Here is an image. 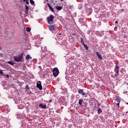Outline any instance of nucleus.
<instances>
[{
  "instance_id": "nucleus-21",
  "label": "nucleus",
  "mask_w": 128,
  "mask_h": 128,
  "mask_svg": "<svg viewBox=\"0 0 128 128\" xmlns=\"http://www.w3.org/2000/svg\"><path fill=\"white\" fill-rule=\"evenodd\" d=\"M116 102H119V103H120L121 102V100L120 99L119 96H116Z\"/></svg>"
},
{
  "instance_id": "nucleus-63",
  "label": "nucleus",
  "mask_w": 128,
  "mask_h": 128,
  "mask_svg": "<svg viewBox=\"0 0 128 128\" xmlns=\"http://www.w3.org/2000/svg\"><path fill=\"white\" fill-rule=\"evenodd\" d=\"M128 112H126V113L128 114Z\"/></svg>"
},
{
  "instance_id": "nucleus-10",
  "label": "nucleus",
  "mask_w": 128,
  "mask_h": 128,
  "mask_svg": "<svg viewBox=\"0 0 128 128\" xmlns=\"http://www.w3.org/2000/svg\"><path fill=\"white\" fill-rule=\"evenodd\" d=\"M48 54H46L44 52H42L40 54L41 58H43V60H47L48 59Z\"/></svg>"
},
{
  "instance_id": "nucleus-55",
  "label": "nucleus",
  "mask_w": 128,
  "mask_h": 128,
  "mask_svg": "<svg viewBox=\"0 0 128 128\" xmlns=\"http://www.w3.org/2000/svg\"><path fill=\"white\" fill-rule=\"evenodd\" d=\"M43 76H44V78H45L46 77L45 74H43Z\"/></svg>"
},
{
  "instance_id": "nucleus-47",
  "label": "nucleus",
  "mask_w": 128,
  "mask_h": 128,
  "mask_svg": "<svg viewBox=\"0 0 128 128\" xmlns=\"http://www.w3.org/2000/svg\"><path fill=\"white\" fill-rule=\"evenodd\" d=\"M124 10L123 8H122L121 10H120V12H124Z\"/></svg>"
},
{
  "instance_id": "nucleus-58",
  "label": "nucleus",
  "mask_w": 128,
  "mask_h": 128,
  "mask_svg": "<svg viewBox=\"0 0 128 128\" xmlns=\"http://www.w3.org/2000/svg\"><path fill=\"white\" fill-rule=\"evenodd\" d=\"M127 26H128V22H127Z\"/></svg>"
},
{
  "instance_id": "nucleus-57",
  "label": "nucleus",
  "mask_w": 128,
  "mask_h": 128,
  "mask_svg": "<svg viewBox=\"0 0 128 128\" xmlns=\"http://www.w3.org/2000/svg\"><path fill=\"white\" fill-rule=\"evenodd\" d=\"M2 46H0V50H2Z\"/></svg>"
},
{
  "instance_id": "nucleus-48",
  "label": "nucleus",
  "mask_w": 128,
  "mask_h": 128,
  "mask_svg": "<svg viewBox=\"0 0 128 128\" xmlns=\"http://www.w3.org/2000/svg\"><path fill=\"white\" fill-rule=\"evenodd\" d=\"M104 22H108L107 20H104Z\"/></svg>"
},
{
  "instance_id": "nucleus-31",
  "label": "nucleus",
  "mask_w": 128,
  "mask_h": 128,
  "mask_svg": "<svg viewBox=\"0 0 128 128\" xmlns=\"http://www.w3.org/2000/svg\"><path fill=\"white\" fill-rule=\"evenodd\" d=\"M102 88V90H104V88H106V86H104V84H102V86H100V88Z\"/></svg>"
},
{
  "instance_id": "nucleus-3",
  "label": "nucleus",
  "mask_w": 128,
  "mask_h": 128,
  "mask_svg": "<svg viewBox=\"0 0 128 128\" xmlns=\"http://www.w3.org/2000/svg\"><path fill=\"white\" fill-rule=\"evenodd\" d=\"M120 70V66H118V64L116 63V65L115 66V68H114V72H115V74L114 75V78H117V76H119Z\"/></svg>"
},
{
  "instance_id": "nucleus-27",
  "label": "nucleus",
  "mask_w": 128,
  "mask_h": 128,
  "mask_svg": "<svg viewBox=\"0 0 128 128\" xmlns=\"http://www.w3.org/2000/svg\"><path fill=\"white\" fill-rule=\"evenodd\" d=\"M84 48H86V50H88V46L86 44H84Z\"/></svg>"
},
{
  "instance_id": "nucleus-22",
  "label": "nucleus",
  "mask_w": 128,
  "mask_h": 128,
  "mask_svg": "<svg viewBox=\"0 0 128 128\" xmlns=\"http://www.w3.org/2000/svg\"><path fill=\"white\" fill-rule=\"evenodd\" d=\"M82 6L83 4H79L78 6V8H79V10H82Z\"/></svg>"
},
{
  "instance_id": "nucleus-39",
  "label": "nucleus",
  "mask_w": 128,
  "mask_h": 128,
  "mask_svg": "<svg viewBox=\"0 0 128 128\" xmlns=\"http://www.w3.org/2000/svg\"><path fill=\"white\" fill-rule=\"evenodd\" d=\"M83 18H80L79 19V21L82 22H83Z\"/></svg>"
},
{
  "instance_id": "nucleus-30",
  "label": "nucleus",
  "mask_w": 128,
  "mask_h": 128,
  "mask_svg": "<svg viewBox=\"0 0 128 128\" xmlns=\"http://www.w3.org/2000/svg\"><path fill=\"white\" fill-rule=\"evenodd\" d=\"M4 124H2V122L0 123V128H4Z\"/></svg>"
},
{
  "instance_id": "nucleus-12",
  "label": "nucleus",
  "mask_w": 128,
  "mask_h": 128,
  "mask_svg": "<svg viewBox=\"0 0 128 128\" xmlns=\"http://www.w3.org/2000/svg\"><path fill=\"white\" fill-rule=\"evenodd\" d=\"M96 54L97 55V56H98V58H99V60H102L103 56H102V54H100V52H96Z\"/></svg>"
},
{
  "instance_id": "nucleus-52",
  "label": "nucleus",
  "mask_w": 128,
  "mask_h": 128,
  "mask_svg": "<svg viewBox=\"0 0 128 128\" xmlns=\"http://www.w3.org/2000/svg\"><path fill=\"white\" fill-rule=\"evenodd\" d=\"M118 21H116V22H115V24H118Z\"/></svg>"
},
{
  "instance_id": "nucleus-15",
  "label": "nucleus",
  "mask_w": 128,
  "mask_h": 128,
  "mask_svg": "<svg viewBox=\"0 0 128 128\" xmlns=\"http://www.w3.org/2000/svg\"><path fill=\"white\" fill-rule=\"evenodd\" d=\"M25 8H26V14H28V10H29V6H26V4L25 5Z\"/></svg>"
},
{
  "instance_id": "nucleus-6",
  "label": "nucleus",
  "mask_w": 128,
  "mask_h": 128,
  "mask_svg": "<svg viewBox=\"0 0 128 128\" xmlns=\"http://www.w3.org/2000/svg\"><path fill=\"white\" fill-rule=\"evenodd\" d=\"M54 76H58L60 74V70L58 68H54L52 70Z\"/></svg>"
},
{
  "instance_id": "nucleus-33",
  "label": "nucleus",
  "mask_w": 128,
  "mask_h": 128,
  "mask_svg": "<svg viewBox=\"0 0 128 128\" xmlns=\"http://www.w3.org/2000/svg\"><path fill=\"white\" fill-rule=\"evenodd\" d=\"M56 112L60 114V108H58L57 110H56Z\"/></svg>"
},
{
  "instance_id": "nucleus-38",
  "label": "nucleus",
  "mask_w": 128,
  "mask_h": 128,
  "mask_svg": "<svg viewBox=\"0 0 128 128\" xmlns=\"http://www.w3.org/2000/svg\"><path fill=\"white\" fill-rule=\"evenodd\" d=\"M96 86L97 88H100V84H96Z\"/></svg>"
},
{
  "instance_id": "nucleus-28",
  "label": "nucleus",
  "mask_w": 128,
  "mask_h": 128,
  "mask_svg": "<svg viewBox=\"0 0 128 128\" xmlns=\"http://www.w3.org/2000/svg\"><path fill=\"white\" fill-rule=\"evenodd\" d=\"M26 58V60H30V58H32L30 56V54H27Z\"/></svg>"
},
{
  "instance_id": "nucleus-1",
  "label": "nucleus",
  "mask_w": 128,
  "mask_h": 128,
  "mask_svg": "<svg viewBox=\"0 0 128 128\" xmlns=\"http://www.w3.org/2000/svg\"><path fill=\"white\" fill-rule=\"evenodd\" d=\"M24 54L21 53L18 56H14V62H23Z\"/></svg>"
},
{
  "instance_id": "nucleus-45",
  "label": "nucleus",
  "mask_w": 128,
  "mask_h": 128,
  "mask_svg": "<svg viewBox=\"0 0 128 128\" xmlns=\"http://www.w3.org/2000/svg\"><path fill=\"white\" fill-rule=\"evenodd\" d=\"M23 84H24V82H20V86H22Z\"/></svg>"
},
{
  "instance_id": "nucleus-51",
  "label": "nucleus",
  "mask_w": 128,
  "mask_h": 128,
  "mask_svg": "<svg viewBox=\"0 0 128 128\" xmlns=\"http://www.w3.org/2000/svg\"><path fill=\"white\" fill-rule=\"evenodd\" d=\"M18 108H20V106L18 104Z\"/></svg>"
},
{
  "instance_id": "nucleus-2",
  "label": "nucleus",
  "mask_w": 128,
  "mask_h": 128,
  "mask_svg": "<svg viewBox=\"0 0 128 128\" xmlns=\"http://www.w3.org/2000/svg\"><path fill=\"white\" fill-rule=\"evenodd\" d=\"M34 38H36V42L35 44L37 48H40L41 50H42V46H41L40 44L42 43V42L40 40V36H35Z\"/></svg>"
},
{
  "instance_id": "nucleus-54",
  "label": "nucleus",
  "mask_w": 128,
  "mask_h": 128,
  "mask_svg": "<svg viewBox=\"0 0 128 128\" xmlns=\"http://www.w3.org/2000/svg\"><path fill=\"white\" fill-rule=\"evenodd\" d=\"M73 36H76V34H72Z\"/></svg>"
},
{
  "instance_id": "nucleus-44",
  "label": "nucleus",
  "mask_w": 128,
  "mask_h": 128,
  "mask_svg": "<svg viewBox=\"0 0 128 128\" xmlns=\"http://www.w3.org/2000/svg\"><path fill=\"white\" fill-rule=\"evenodd\" d=\"M38 68H40V70H42V68L41 66H38Z\"/></svg>"
},
{
  "instance_id": "nucleus-25",
  "label": "nucleus",
  "mask_w": 128,
  "mask_h": 128,
  "mask_svg": "<svg viewBox=\"0 0 128 128\" xmlns=\"http://www.w3.org/2000/svg\"><path fill=\"white\" fill-rule=\"evenodd\" d=\"M30 3L31 4H32V6L36 5L35 2H34V0H30Z\"/></svg>"
},
{
  "instance_id": "nucleus-9",
  "label": "nucleus",
  "mask_w": 128,
  "mask_h": 128,
  "mask_svg": "<svg viewBox=\"0 0 128 128\" xmlns=\"http://www.w3.org/2000/svg\"><path fill=\"white\" fill-rule=\"evenodd\" d=\"M20 98H19V96H18L14 98V101L15 104H20Z\"/></svg>"
},
{
  "instance_id": "nucleus-40",
  "label": "nucleus",
  "mask_w": 128,
  "mask_h": 128,
  "mask_svg": "<svg viewBox=\"0 0 128 128\" xmlns=\"http://www.w3.org/2000/svg\"><path fill=\"white\" fill-rule=\"evenodd\" d=\"M88 4L87 3H85L84 4V6L85 8H88Z\"/></svg>"
},
{
  "instance_id": "nucleus-60",
  "label": "nucleus",
  "mask_w": 128,
  "mask_h": 128,
  "mask_svg": "<svg viewBox=\"0 0 128 128\" xmlns=\"http://www.w3.org/2000/svg\"><path fill=\"white\" fill-rule=\"evenodd\" d=\"M126 104H128V102H126Z\"/></svg>"
},
{
  "instance_id": "nucleus-17",
  "label": "nucleus",
  "mask_w": 128,
  "mask_h": 128,
  "mask_svg": "<svg viewBox=\"0 0 128 128\" xmlns=\"http://www.w3.org/2000/svg\"><path fill=\"white\" fill-rule=\"evenodd\" d=\"M83 92H84V90H83V89L78 88V94H82Z\"/></svg>"
},
{
  "instance_id": "nucleus-34",
  "label": "nucleus",
  "mask_w": 128,
  "mask_h": 128,
  "mask_svg": "<svg viewBox=\"0 0 128 128\" xmlns=\"http://www.w3.org/2000/svg\"><path fill=\"white\" fill-rule=\"evenodd\" d=\"M0 74L4 76V72H3L2 70H0Z\"/></svg>"
},
{
  "instance_id": "nucleus-53",
  "label": "nucleus",
  "mask_w": 128,
  "mask_h": 128,
  "mask_svg": "<svg viewBox=\"0 0 128 128\" xmlns=\"http://www.w3.org/2000/svg\"><path fill=\"white\" fill-rule=\"evenodd\" d=\"M49 102H52V100H49Z\"/></svg>"
},
{
  "instance_id": "nucleus-37",
  "label": "nucleus",
  "mask_w": 128,
  "mask_h": 128,
  "mask_svg": "<svg viewBox=\"0 0 128 128\" xmlns=\"http://www.w3.org/2000/svg\"><path fill=\"white\" fill-rule=\"evenodd\" d=\"M26 90H30L28 84H26Z\"/></svg>"
},
{
  "instance_id": "nucleus-64",
  "label": "nucleus",
  "mask_w": 128,
  "mask_h": 128,
  "mask_svg": "<svg viewBox=\"0 0 128 128\" xmlns=\"http://www.w3.org/2000/svg\"><path fill=\"white\" fill-rule=\"evenodd\" d=\"M52 110H53V108H52Z\"/></svg>"
},
{
  "instance_id": "nucleus-62",
  "label": "nucleus",
  "mask_w": 128,
  "mask_h": 128,
  "mask_svg": "<svg viewBox=\"0 0 128 128\" xmlns=\"http://www.w3.org/2000/svg\"><path fill=\"white\" fill-rule=\"evenodd\" d=\"M98 105H99V106H100V102H99V104H98Z\"/></svg>"
},
{
  "instance_id": "nucleus-29",
  "label": "nucleus",
  "mask_w": 128,
  "mask_h": 128,
  "mask_svg": "<svg viewBox=\"0 0 128 128\" xmlns=\"http://www.w3.org/2000/svg\"><path fill=\"white\" fill-rule=\"evenodd\" d=\"M80 42L82 44L83 46H84V40H83L82 38H80Z\"/></svg>"
},
{
  "instance_id": "nucleus-11",
  "label": "nucleus",
  "mask_w": 128,
  "mask_h": 128,
  "mask_svg": "<svg viewBox=\"0 0 128 128\" xmlns=\"http://www.w3.org/2000/svg\"><path fill=\"white\" fill-rule=\"evenodd\" d=\"M92 8H88L86 9V14L88 16H90L92 14Z\"/></svg>"
},
{
  "instance_id": "nucleus-49",
  "label": "nucleus",
  "mask_w": 128,
  "mask_h": 128,
  "mask_svg": "<svg viewBox=\"0 0 128 128\" xmlns=\"http://www.w3.org/2000/svg\"><path fill=\"white\" fill-rule=\"evenodd\" d=\"M17 82L20 84V80H18Z\"/></svg>"
},
{
  "instance_id": "nucleus-26",
  "label": "nucleus",
  "mask_w": 128,
  "mask_h": 128,
  "mask_svg": "<svg viewBox=\"0 0 128 128\" xmlns=\"http://www.w3.org/2000/svg\"><path fill=\"white\" fill-rule=\"evenodd\" d=\"M4 76H6V78H10V74H4Z\"/></svg>"
},
{
  "instance_id": "nucleus-20",
  "label": "nucleus",
  "mask_w": 128,
  "mask_h": 128,
  "mask_svg": "<svg viewBox=\"0 0 128 128\" xmlns=\"http://www.w3.org/2000/svg\"><path fill=\"white\" fill-rule=\"evenodd\" d=\"M56 8L58 10H62V6H56Z\"/></svg>"
},
{
  "instance_id": "nucleus-56",
  "label": "nucleus",
  "mask_w": 128,
  "mask_h": 128,
  "mask_svg": "<svg viewBox=\"0 0 128 128\" xmlns=\"http://www.w3.org/2000/svg\"><path fill=\"white\" fill-rule=\"evenodd\" d=\"M66 80H68V78L67 76H66Z\"/></svg>"
},
{
  "instance_id": "nucleus-35",
  "label": "nucleus",
  "mask_w": 128,
  "mask_h": 128,
  "mask_svg": "<svg viewBox=\"0 0 128 128\" xmlns=\"http://www.w3.org/2000/svg\"><path fill=\"white\" fill-rule=\"evenodd\" d=\"M82 96H84L85 98H86L87 96L86 92H82Z\"/></svg>"
},
{
  "instance_id": "nucleus-43",
  "label": "nucleus",
  "mask_w": 128,
  "mask_h": 128,
  "mask_svg": "<svg viewBox=\"0 0 128 128\" xmlns=\"http://www.w3.org/2000/svg\"><path fill=\"white\" fill-rule=\"evenodd\" d=\"M118 30V28H117V26H115V27L114 28V30L116 31V30Z\"/></svg>"
},
{
  "instance_id": "nucleus-42",
  "label": "nucleus",
  "mask_w": 128,
  "mask_h": 128,
  "mask_svg": "<svg viewBox=\"0 0 128 128\" xmlns=\"http://www.w3.org/2000/svg\"><path fill=\"white\" fill-rule=\"evenodd\" d=\"M76 98H80V94H76Z\"/></svg>"
},
{
  "instance_id": "nucleus-18",
  "label": "nucleus",
  "mask_w": 128,
  "mask_h": 128,
  "mask_svg": "<svg viewBox=\"0 0 128 128\" xmlns=\"http://www.w3.org/2000/svg\"><path fill=\"white\" fill-rule=\"evenodd\" d=\"M102 112V108H99L97 110L98 114H101V112Z\"/></svg>"
},
{
  "instance_id": "nucleus-24",
  "label": "nucleus",
  "mask_w": 128,
  "mask_h": 128,
  "mask_svg": "<svg viewBox=\"0 0 128 128\" xmlns=\"http://www.w3.org/2000/svg\"><path fill=\"white\" fill-rule=\"evenodd\" d=\"M6 84H7V82L6 80H3V82H2V84L3 86H6Z\"/></svg>"
},
{
  "instance_id": "nucleus-7",
  "label": "nucleus",
  "mask_w": 128,
  "mask_h": 128,
  "mask_svg": "<svg viewBox=\"0 0 128 128\" xmlns=\"http://www.w3.org/2000/svg\"><path fill=\"white\" fill-rule=\"evenodd\" d=\"M57 28H58V27L56 26V24H53L52 26H49V30L52 32H55Z\"/></svg>"
},
{
  "instance_id": "nucleus-50",
  "label": "nucleus",
  "mask_w": 128,
  "mask_h": 128,
  "mask_svg": "<svg viewBox=\"0 0 128 128\" xmlns=\"http://www.w3.org/2000/svg\"><path fill=\"white\" fill-rule=\"evenodd\" d=\"M126 92H128L127 91L124 92V94H126Z\"/></svg>"
},
{
  "instance_id": "nucleus-8",
  "label": "nucleus",
  "mask_w": 128,
  "mask_h": 128,
  "mask_svg": "<svg viewBox=\"0 0 128 128\" xmlns=\"http://www.w3.org/2000/svg\"><path fill=\"white\" fill-rule=\"evenodd\" d=\"M36 87L38 88L40 90H42V82H40V80L37 82Z\"/></svg>"
},
{
  "instance_id": "nucleus-19",
  "label": "nucleus",
  "mask_w": 128,
  "mask_h": 128,
  "mask_svg": "<svg viewBox=\"0 0 128 128\" xmlns=\"http://www.w3.org/2000/svg\"><path fill=\"white\" fill-rule=\"evenodd\" d=\"M84 102V101L83 100L82 98H80L79 100L78 104H79L82 105V104Z\"/></svg>"
},
{
  "instance_id": "nucleus-59",
  "label": "nucleus",
  "mask_w": 128,
  "mask_h": 128,
  "mask_svg": "<svg viewBox=\"0 0 128 128\" xmlns=\"http://www.w3.org/2000/svg\"><path fill=\"white\" fill-rule=\"evenodd\" d=\"M100 36H102V34H100Z\"/></svg>"
},
{
  "instance_id": "nucleus-32",
  "label": "nucleus",
  "mask_w": 128,
  "mask_h": 128,
  "mask_svg": "<svg viewBox=\"0 0 128 128\" xmlns=\"http://www.w3.org/2000/svg\"><path fill=\"white\" fill-rule=\"evenodd\" d=\"M26 32H30L31 28H26Z\"/></svg>"
},
{
  "instance_id": "nucleus-23",
  "label": "nucleus",
  "mask_w": 128,
  "mask_h": 128,
  "mask_svg": "<svg viewBox=\"0 0 128 128\" xmlns=\"http://www.w3.org/2000/svg\"><path fill=\"white\" fill-rule=\"evenodd\" d=\"M6 110L8 112H10V108H9L8 106V105L6 106Z\"/></svg>"
},
{
  "instance_id": "nucleus-16",
  "label": "nucleus",
  "mask_w": 128,
  "mask_h": 128,
  "mask_svg": "<svg viewBox=\"0 0 128 128\" xmlns=\"http://www.w3.org/2000/svg\"><path fill=\"white\" fill-rule=\"evenodd\" d=\"M8 64H11L12 66H14L15 64V62H14L12 60H9L8 62H7Z\"/></svg>"
},
{
  "instance_id": "nucleus-46",
  "label": "nucleus",
  "mask_w": 128,
  "mask_h": 128,
  "mask_svg": "<svg viewBox=\"0 0 128 128\" xmlns=\"http://www.w3.org/2000/svg\"><path fill=\"white\" fill-rule=\"evenodd\" d=\"M120 102H117L116 103V104H117V106H120Z\"/></svg>"
},
{
  "instance_id": "nucleus-5",
  "label": "nucleus",
  "mask_w": 128,
  "mask_h": 128,
  "mask_svg": "<svg viewBox=\"0 0 128 128\" xmlns=\"http://www.w3.org/2000/svg\"><path fill=\"white\" fill-rule=\"evenodd\" d=\"M54 16L52 14H51L50 16H48L47 20H48V24H52L54 22Z\"/></svg>"
},
{
  "instance_id": "nucleus-13",
  "label": "nucleus",
  "mask_w": 128,
  "mask_h": 128,
  "mask_svg": "<svg viewBox=\"0 0 128 128\" xmlns=\"http://www.w3.org/2000/svg\"><path fill=\"white\" fill-rule=\"evenodd\" d=\"M48 4V6L50 10L52 12H54V8H52V6H50V4Z\"/></svg>"
},
{
  "instance_id": "nucleus-36",
  "label": "nucleus",
  "mask_w": 128,
  "mask_h": 128,
  "mask_svg": "<svg viewBox=\"0 0 128 128\" xmlns=\"http://www.w3.org/2000/svg\"><path fill=\"white\" fill-rule=\"evenodd\" d=\"M24 2H25L26 4H29V0H24Z\"/></svg>"
},
{
  "instance_id": "nucleus-61",
  "label": "nucleus",
  "mask_w": 128,
  "mask_h": 128,
  "mask_svg": "<svg viewBox=\"0 0 128 128\" xmlns=\"http://www.w3.org/2000/svg\"><path fill=\"white\" fill-rule=\"evenodd\" d=\"M61 0V2H63L64 0Z\"/></svg>"
},
{
  "instance_id": "nucleus-14",
  "label": "nucleus",
  "mask_w": 128,
  "mask_h": 128,
  "mask_svg": "<svg viewBox=\"0 0 128 128\" xmlns=\"http://www.w3.org/2000/svg\"><path fill=\"white\" fill-rule=\"evenodd\" d=\"M39 106L42 108H46V104H40Z\"/></svg>"
},
{
  "instance_id": "nucleus-4",
  "label": "nucleus",
  "mask_w": 128,
  "mask_h": 128,
  "mask_svg": "<svg viewBox=\"0 0 128 128\" xmlns=\"http://www.w3.org/2000/svg\"><path fill=\"white\" fill-rule=\"evenodd\" d=\"M60 44L62 46L64 50H66L68 48V44L66 42V40H62L60 42Z\"/></svg>"
},
{
  "instance_id": "nucleus-41",
  "label": "nucleus",
  "mask_w": 128,
  "mask_h": 128,
  "mask_svg": "<svg viewBox=\"0 0 128 128\" xmlns=\"http://www.w3.org/2000/svg\"><path fill=\"white\" fill-rule=\"evenodd\" d=\"M62 34L60 32H58L57 34V37L58 38V36H61Z\"/></svg>"
}]
</instances>
